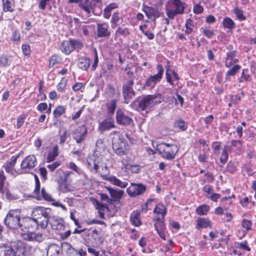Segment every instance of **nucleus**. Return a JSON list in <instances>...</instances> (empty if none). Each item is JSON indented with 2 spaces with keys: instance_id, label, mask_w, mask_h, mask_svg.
<instances>
[{
  "instance_id": "obj_1",
  "label": "nucleus",
  "mask_w": 256,
  "mask_h": 256,
  "mask_svg": "<svg viewBox=\"0 0 256 256\" xmlns=\"http://www.w3.org/2000/svg\"><path fill=\"white\" fill-rule=\"evenodd\" d=\"M164 100L160 94L143 95L137 98L130 104L131 108L138 111H144L150 110L154 106Z\"/></svg>"
},
{
  "instance_id": "obj_2",
  "label": "nucleus",
  "mask_w": 256,
  "mask_h": 256,
  "mask_svg": "<svg viewBox=\"0 0 256 256\" xmlns=\"http://www.w3.org/2000/svg\"><path fill=\"white\" fill-rule=\"evenodd\" d=\"M50 210L44 207L38 206L32 212V216L34 218L38 226L45 229L50 222Z\"/></svg>"
},
{
  "instance_id": "obj_3",
  "label": "nucleus",
  "mask_w": 256,
  "mask_h": 256,
  "mask_svg": "<svg viewBox=\"0 0 256 256\" xmlns=\"http://www.w3.org/2000/svg\"><path fill=\"white\" fill-rule=\"evenodd\" d=\"M184 4L180 0H168L166 6V14L173 20L176 16L184 13Z\"/></svg>"
},
{
  "instance_id": "obj_4",
  "label": "nucleus",
  "mask_w": 256,
  "mask_h": 256,
  "mask_svg": "<svg viewBox=\"0 0 256 256\" xmlns=\"http://www.w3.org/2000/svg\"><path fill=\"white\" fill-rule=\"evenodd\" d=\"M22 220L20 212L18 210H14L9 211L4 219L5 224L12 229L20 228Z\"/></svg>"
},
{
  "instance_id": "obj_5",
  "label": "nucleus",
  "mask_w": 256,
  "mask_h": 256,
  "mask_svg": "<svg viewBox=\"0 0 256 256\" xmlns=\"http://www.w3.org/2000/svg\"><path fill=\"white\" fill-rule=\"evenodd\" d=\"M134 84V80H130L122 85V93L124 102L126 104L130 102L136 95V92L134 90L132 87Z\"/></svg>"
},
{
  "instance_id": "obj_6",
  "label": "nucleus",
  "mask_w": 256,
  "mask_h": 256,
  "mask_svg": "<svg viewBox=\"0 0 256 256\" xmlns=\"http://www.w3.org/2000/svg\"><path fill=\"white\" fill-rule=\"evenodd\" d=\"M83 45L80 41L75 40H70L64 41L60 44L62 51L66 54H69L74 50H80Z\"/></svg>"
},
{
  "instance_id": "obj_7",
  "label": "nucleus",
  "mask_w": 256,
  "mask_h": 256,
  "mask_svg": "<svg viewBox=\"0 0 256 256\" xmlns=\"http://www.w3.org/2000/svg\"><path fill=\"white\" fill-rule=\"evenodd\" d=\"M37 164V160L34 154H30L26 157L22 162L20 164L21 172L18 173L26 174L35 167Z\"/></svg>"
},
{
  "instance_id": "obj_8",
  "label": "nucleus",
  "mask_w": 256,
  "mask_h": 256,
  "mask_svg": "<svg viewBox=\"0 0 256 256\" xmlns=\"http://www.w3.org/2000/svg\"><path fill=\"white\" fill-rule=\"evenodd\" d=\"M156 69L158 73L148 78L144 84V86L150 88H154L158 82L160 81L164 72V69L161 64H158Z\"/></svg>"
},
{
  "instance_id": "obj_9",
  "label": "nucleus",
  "mask_w": 256,
  "mask_h": 256,
  "mask_svg": "<svg viewBox=\"0 0 256 256\" xmlns=\"http://www.w3.org/2000/svg\"><path fill=\"white\" fill-rule=\"evenodd\" d=\"M72 174L71 172H63L62 174L60 176L58 180V184L60 190L62 192H67L70 190V183L71 180L69 179V176Z\"/></svg>"
},
{
  "instance_id": "obj_10",
  "label": "nucleus",
  "mask_w": 256,
  "mask_h": 256,
  "mask_svg": "<svg viewBox=\"0 0 256 256\" xmlns=\"http://www.w3.org/2000/svg\"><path fill=\"white\" fill-rule=\"evenodd\" d=\"M20 229L28 233L38 228V225L34 220V218L26 217L22 218L20 223Z\"/></svg>"
},
{
  "instance_id": "obj_11",
  "label": "nucleus",
  "mask_w": 256,
  "mask_h": 256,
  "mask_svg": "<svg viewBox=\"0 0 256 256\" xmlns=\"http://www.w3.org/2000/svg\"><path fill=\"white\" fill-rule=\"evenodd\" d=\"M112 149L118 156L126 154L124 150V142L121 138L120 134L116 135L112 139Z\"/></svg>"
},
{
  "instance_id": "obj_12",
  "label": "nucleus",
  "mask_w": 256,
  "mask_h": 256,
  "mask_svg": "<svg viewBox=\"0 0 256 256\" xmlns=\"http://www.w3.org/2000/svg\"><path fill=\"white\" fill-rule=\"evenodd\" d=\"M116 119L117 124L125 126L132 124L134 120L125 112L121 109H118L116 112Z\"/></svg>"
},
{
  "instance_id": "obj_13",
  "label": "nucleus",
  "mask_w": 256,
  "mask_h": 256,
  "mask_svg": "<svg viewBox=\"0 0 256 256\" xmlns=\"http://www.w3.org/2000/svg\"><path fill=\"white\" fill-rule=\"evenodd\" d=\"M87 132V128L84 125H82L77 128L73 131V138L76 141V143L80 144L85 140Z\"/></svg>"
},
{
  "instance_id": "obj_14",
  "label": "nucleus",
  "mask_w": 256,
  "mask_h": 256,
  "mask_svg": "<svg viewBox=\"0 0 256 256\" xmlns=\"http://www.w3.org/2000/svg\"><path fill=\"white\" fill-rule=\"evenodd\" d=\"M146 190V186L144 184H136L132 183L131 187L127 188L126 192L130 196H136L140 195L145 192Z\"/></svg>"
},
{
  "instance_id": "obj_15",
  "label": "nucleus",
  "mask_w": 256,
  "mask_h": 256,
  "mask_svg": "<svg viewBox=\"0 0 256 256\" xmlns=\"http://www.w3.org/2000/svg\"><path fill=\"white\" fill-rule=\"evenodd\" d=\"M106 188L110 194L111 199L113 200V205L116 206L118 210L120 206V200L123 195V191L116 190L110 187H106Z\"/></svg>"
},
{
  "instance_id": "obj_16",
  "label": "nucleus",
  "mask_w": 256,
  "mask_h": 256,
  "mask_svg": "<svg viewBox=\"0 0 256 256\" xmlns=\"http://www.w3.org/2000/svg\"><path fill=\"white\" fill-rule=\"evenodd\" d=\"M164 143H161L157 145L156 150L164 159L168 160H172L175 158V152H168V148H165Z\"/></svg>"
},
{
  "instance_id": "obj_17",
  "label": "nucleus",
  "mask_w": 256,
  "mask_h": 256,
  "mask_svg": "<svg viewBox=\"0 0 256 256\" xmlns=\"http://www.w3.org/2000/svg\"><path fill=\"white\" fill-rule=\"evenodd\" d=\"M49 224L52 230H64L65 226L63 218L52 216L50 218Z\"/></svg>"
},
{
  "instance_id": "obj_18",
  "label": "nucleus",
  "mask_w": 256,
  "mask_h": 256,
  "mask_svg": "<svg viewBox=\"0 0 256 256\" xmlns=\"http://www.w3.org/2000/svg\"><path fill=\"white\" fill-rule=\"evenodd\" d=\"M142 10L149 19L152 20L154 22L160 16V12L158 8L143 5Z\"/></svg>"
},
{
  "instance_id": "obj_19",
  "label": "nucleus",
  "mask_w": 256,
  "mask_h": 256,
  "mask_svg": "<svg viewBox=\"0 0 256 256\" xmlns=\"http://www.w3.org/2000/svg\"><path fill=\"white\" fill-rule=\"evenodd\" d=\"M114 120L112 118L108 117L99 123L98 130L102 132L104 131L108 130L112 128H116Z\"/></svg>"
},
{
  "instance_id": "obj_20",
  "label": "nucleus",
  "mask_w": 256,
  "mask_h": 256,
  "mask_svg": "<svg viewBox=\"0 0 256 256\" xmlns=\"http://www.w3.org/2000/svg\"><path fill=\"white\" fill-rule=\"evenodd\" d=\"M166 81L170 83L172 86H174L175 84L174 82L175 80H178L180 78L177 73L174 70H172L168 64L166 66Z\"/></svg>"
},
{
  "instance_id": "obj_21",
  "label": "nucleus",
  "mask_w": 256,
  "mask_h": 256,
  "mask_svg": "<svg viewBox=\"0 0 256 256\" xmlns=\"http://www.w3.org/2000/svg\"><path fill=\"white\" fill-rule=\"evenodd\" d=\"M96 6L92 0H82L80 2V8L88 14L94 12V8Z\"/></svg>"
},
{
  "instance_id": "obj_22",
  "label": "nucleus",
  "mask_w": 256,
  "mask_h": 256,
  "mask_svg": "<svg viewBox=\"0 0 256 256\" xmlns=\"http://www.w3.org/2000/svg\"><path fill=\"white\" fill-rule=\"evenodd\" d=\"M108 25L104 22L97 24V36L98 38L109 37L110 36V32L108 30Z\"/></svg>"
},
{
  "instance_id": "obj_23",
  "label": "nucleus",
  "mask_w": 256,
  "mask_h": 256,
  "mask_svg": "<svg viewBox=\"0 0 256 256\" xmlns=\"http://www.w3.org/2000/svg\"><path fill=\"white\" fill-rule=\"evenodd\" d=\"M18 156V155L12 156L10 158V161L6 162L3 166L7 172L14 176L15 173H16L14 167Z\"/></svg>"
},
{
  "instance_id": "obj_24",
  "label": "nucleus",
  "mask_w": 256,
  "mask_h": 256,
  "mask_svg": "<svg viewBox=\"0 0 256 256\" xmlns=\"http://www.w3.org/2000/svg\"><path fill=\"white\" fill-rule=\"evenodd\" d=\"M22 236L26 240L29 241L42 242L44 240V236L42 234L36 233L32 232L24 234Z\"/></svg>"
},
{
  "instance_id": "obj_25",
  "label": "nucleus",
  "mask_w": 256,
  "mask_h": 256,
  "mask_svg": "<svg viewBox=\"0 0 256 256\" xmlns=\"http://www.w3.org/2000/svg\"><path fill=\"white\" fill-rule=\"evenodd\" d=\"M212 222L208 218L199 217L196 220V228L198 230H201L202 228H211Z\"/></svg>"
},
{
  "instance_id": "obj_26",
  "label": "nucleus",
  "mask_w": 256,
  "mask_h": 256,
  "mask_svg": "<svg viewBox=\"0 0 256 256\" xmlns=\"http://www.w3.org/2000/svg\"><path fill=\"white\" fill-rule=\"evenodd\" d=\"M101 160L100 158L96 157L95 155L93 154L88 159L87 162L89 166L92 168L96 172L98 169V164Z\"/></svg>"
},
{
  "instance_id": "obj_27",
  "label": "nucleus",
  "mask_w": 256,
  "mask_h": 256,
  "mask_svg": "<svg viewBox=\"0 0 256 256\" xmlns=\"http://www.w3.org/2000/svg\"><path fill=\"white\" fill-rule=\"evenodd\" d=\"M14 256H25L26 249L22 242H18L12 246Z\"/></svg>"
},
{
  "instance_id": "obj_28",
  "label": "nucleus",
  "mask_w": 256,
  "mask_h": 256,
  "mask_svg": "<svg viewBox=\"0 0 256 256\" xmlns=\"http://www.w3.org/2000/svg\"><path fill=\"white\" fill-rule=\"evenodd\" d=\"M12 246L6 244H0V256H14Z\"/></svg>"
},
{
  "instance_id": "obj_29",
  "label": "nucleus",
  "mask_w": 256,
  "mask_h": 256,
  "mask_svg": "<svg viewBox=\"0 0 256 256\" xmlns=\"http://www.w3.org/2000/svg\"><path fill=\"white\" fill-rule=\"evenodd\" d=\"M100 200L102 202H106V204H108L110 206V208H114V210H112V214L114 215L115 213L118 211L116 206L113 205V200L109 198V196L105 194H100Z\"/></svg>"
},
{
  "instance_id": "obj_30",
  "label": "nucleus",
  "mask_w": 256,
  "mask_h": 256,
  "mask_svg": "<svg viewBox=\"0 0 256 256\" xmlns=\"http://www.w3.org/2000/svg\"><path fill=\"white\" fill-rule=\"evenodd\" d=\"M118 4L115 2H112L104 10V17L106 19L110 18L112 10L118 8Z\"/></svg>"
},
{
  "instance_id": "obj_31",
  "label": "nucleus",
  "mask_w": 256,
  "mask_h": 256,
  "mask_svg": "<svg viewBox=\"0 0 256 256\" xmlns=\"http://www.w3.org/2000/svg\"><path fill=\"white\" fill-rule=\"evenodd\" d=\"M90 64V59L88 58H80L78 59V66L82 70H86Z\"/></svg>"
},
{
  "instance_id": "obj_32",
  "label": "nucleus",
  "mask_w": 256,
  "mask_h": 256,
  "mask_svg": "<svg viewBox=\"0 0 256 256\" xmlns=\"http://www.w3.org/2000/svg\"><path fill=\"white\" fill-rule=\"evenodd\" d=\"M236 51L233 50L229 52L226 54V58L225 62V66L226 68H230L232 66V62L234 60V58L236 54Z\"/></svg>"
},
{
  "instance_id": "obj_33",
  "label": "nucleus",
  "mask_w": 256,
  "mask_h": 256,
  "mask_svg": "<svg viewBox=\"0 0 256 256\" xmlns=\"http://www.w3.org/2000/svg\"><path fill=\"white\" fill-rule=\"evenodd\" d=\"M107 180H108L112 184L122 188H124L128 186L127 182H122L114 176H110L107 178Z\"/></svg>"
},
{
  "instance_id": "obj_34",
  "label": "nucleus",
  "mask_w": 256,
  "mask_h": 256,
  "mask_svg": "<svg viewBox=\"0 0 256 256\" xmlns=\"http://www.w3.org/2000/svg\"><path fill=\"white\" fill-rule=\"evenodd\" d=\"M3 8L5 12H13L14 9V1L13 0H2Z\"/></svg>"
},
{
  "instance_id": "obj_35",
  "label": "nucleus",
  "mask_w": 256,
  "mask_h": 256,
  "mask_svg": "<svg viewBox=\"0 0 256 256\" xmlns=\"http://www.w3.org/2000/svg\"><path fill=\"white\" fill-rule=\"evenodd\" d=\"M230 151V148L228 146H224L222 151V153L220 158V162L223 164H225L228 159V152Z\"/></svg>"
},
{
  "instance_id": "obj_36",
  "label": "nucleus",
  "mask_w": 256,
  "mask_h": 256,
  "mask_svg": "<svg viewBox=\"0 0 256 256\" xmlns=\"http://www.w3.org/2000/svg\"><path fill=\"white\" fill-rule=\"evenodd\" d=\"M58 146H56L48 154L46 158V162H50L54 160L55 158L58 155Z\"/></svg>"
},
{
  "instance_id": "obj_37",
  "label": "nucleus",
  "mask_w": 256,
  "mask_h": 256,
  "mask_svg": "<svg viewBox=\"0 0 256 256\" xmlns=\"http://www.w3.org/2000/svg\"><path fill=\"white\" fill-rule=\"evenodd\" d=\"M140 213L138 212H134L130 216V220L132 224L138 226L141 224L140 220Z\"/></svg>"
},
{
  "instance_id": "obj_38",
  "label": "nucleus",
  "mask_w": 256,
  "mask_h": 256,
  "mask_svg": "<svg viewBox=\"0 0 256 256\" xmlns=\"http://www.w3.org/2000/svg\"><path fill=\"white\" fill-rule=\"evenodd\" d=\"M96 208L98 211L104 212L106 210L108 212H112V210H114V208H110V206H109L108 204H106L105 203L101 204L98 200L96 201Z\"/></svg>"
},
{
  "instance_id": "obj_39",
  "label": "nucleus",
  "mask_w": 256,
  "mask_h": 256,
  "mask_svg": "<svg viewBox=\"0 0 256 256\" xmlns=\"http://www.w3.org/2000/svg\"><path fill=\"white\" fill-rule=\"evenodd\" d=\"M130 34L129 28L122 26H118L115 32L116 35H120L125 38L128 36Z\"/></svg>"
},
{
  "instance_id": "obj_40",
  "label": "nucleus",
  "mask_w": 256,
  "mask_h": 256,
  "mask_svg": "<svg viewBox=\"0 0 256 256\" xmlns=\"http://www.w3.org/2000/svg\"><path fill=\"white\" fill-rule=\"evenodd\" d=\"M241 66L240 65L236 64L229 70L226 74V80H230V76H234L240 70Z\"/></svg>"
},
{
  "instance_id": "obj_41",
  "label": "nucleus",
  "mask_w": 256,
  "mask_h": 256,
  "mask_svg": "<svg viewBox=\"0 0 256 256\" xmlns=\"http://www.w3.org/2000/svg\"><path fill=\"white\" fill-rule=\"evenodd\" d=\"M6 178L4 174V172L2 170H0V193L4 194L5 192L6 187L4 186Z\"/></svg>"
},
{
  "instance_id": "obj_42",
  "label": "nucleus",
  "mask_w": 256,
  "mask_h": 256,
  "mask_svg": "<svg viewBox=\"0 0 256 256\" xmlns=\"http://www.w3.org/2000/svg\"><path fill=\"white\" fill-rule=\"evenodd\" d=\"M108 112L109 115L114 114L116 107V100H112L106 104Z\"/></svg>"
},
{
  "instance_id": "obj_43",
  "label": "nucleus",
  "mask_w": 256,
  "mask_h": 256,
  "mask_svg": "<svg viewBox=\"0 0 256 256\" xmlns=\"http://www.w3.org/2000/svg\"><path fill=\"white\" fill-rule=\"evenodd\" d=\"M154 212L157 214H161L162 216V218L164 219L166 214V208L162 204H158L155 207Z\"/></svg>"
},
{
  "instance_id": "obj_44",
  "label": "nucleus",
  "mask_w": 256,
  "mask_h": 256,
  "mask_svg": "<svg viewBox=\"0 0 256 256\" xmlns=\"http://www.w3.org/2000/svg\"><path fill=\"white\" fill-rule=\"evenodd\" d=\"M222 25L224 28L230 30L233 29L235 26L234 22L229 17L224 18L222 22Z\"/></svg>"
},
{
  "instance_id": "obj_45",
  "label": "nucleus",
  "mask_w": 256,
  "mask_h": 256,
  "mask_svg": "<svg viewBox=\"0 0 256 256\" xmlns=\"http://www.w3.org/2000/svg\"><path fill=\"white\" fill-rule=\"evenodd\" d=\"M174 126L182 131H184L188 128L187 124L182 120H178L174 122Z\"/></svg>"
},
{
  "instance_id": "obj_46",
  "label": "nucleus",
  "mask_w": 256,
  "mask_h": 256,
  "mask_svg": "<svg viewBox=\"0 0 256 256\" xmlns=\"http://www.w3.org/2000/svg\"><path fill=\"white\" fill-rule=\"evenodd\" d=\"M209 210L210 206L208 205L202 204L196 208V212L198 215H206Z\"/></svg>"
},
{
  "instance_id": "obj_47",
  "label": "nucleus",
  "mask_w": 256,
  "mask_h": 256,
  "mask_svg": "<svg viewBox=\"0 0 256 256\" xmlns=\"http://www.w3.org/2000/svg\"><path fill=\"white\" fill-rule=\"evenodd\" d=\"M146 24L140 25L139 26V28L142 31V32L148 38V39L153 40L154 38V34L148 30H146L145 29L146 28Z\"/></svg>"
},
{
  "instance_id": "obj_48",
  "label": "nucleus",
  "mask_w": 256,
  "mask_h": 256,
  "mask_svg": "<svg viewBox=\"0 0 256 256\" xmlns=\"http://www.w3.org/2000/svg\"><path fill=\"white\" fill-rule=\"evenodd\" d=\"M66 112V108L62 106H58L54 110L53 114L55 118H58L62 116Z\"/></svg>"
},
{
  "instance_id": "obj_49",
  "label": "nucleus",
  "mask_w": 256,
  "mask_h": 256,
  "mask_svg": "<svg viewBox=\"0 0 256 256\" xmlns=\"http://www.w3.org/2000/svg\"><path fill=\"white\" fill-rule=\"evenodd\" d=\"M251 80V77L248 74V69L243 70L242 76L239 79V82H242L244 81L250 82Z\"/></svg>"
},
{
  "instance_id": "obj_50",
  "label": "nucleus",
  "mask_w": 256,
  "mask_h": 256,
  "mask_svg": "<svg viewBox=\"0 0 256 256\" xmlns=\"http://www.w3.org/2000/svg\"><path fill=\"white\" fill-rule=\"evenodd\" d=\"M120 19V14L118 12H116L113 14L110 20L112 28H114L117 26L118 22Z\"/></svg>"
},
{
  "instance_id": "obj_51",
  "label": "nucleus",
  "mask_w": 256,
  "mask_h": 256,
  "mask_svg": "<svg viewBox=\"0 0 256 256\" xmlns=\"http://www.w3.org/2000/svg\"><path fill=\"white\" fill-rule=\"evenodd\" d=\"M194 26L193 20L191 18L188 19L185 23L186 33L188 34H190L193 30Z\"/></svg>"
},
{
  "instance_id": "obj_52",
  "label": "nucleus",
  "mask_w": 256,
  "mask_h": 256,
  "mask_svg": "<svg viewBox=\"0 0 256 256\" xmlns=\"http://www.w3.org/2000/svg\"><path fill=\"white\" fill-rule=\"evenodd\" d=\"M10 65L8 58L5 55L0 56V68L6 67Z\"/></svg>"
},
{
  "instance_id": "obj_53",
  "label": "nucleus",
  "mask_w": 256,
  "mask_h": 256,
  "mask_svg": "<svg viewBox=\"0 0 256 256\" xmlns=\"http://www.w3.org/2000/svg\"><path fill=\"white\" fill-rule=\"evenodd\" d=\"M234 13L237 18L240 20H246V17L244 15V11L239 8L237 7L234 8Z\"/></svg>"
},
{
  "instance_id": "obj_54",
  "label": "nucleus",
  "mask_w": 256,
  "mask_h": 256,
  "mask_svg": "<svg viewBox=\"0 0 256 256\" xmlns=\"http://www.w3.org/2000/svg\"><path fill=\"white\" fill-rule=\"evenodd\" d=\"M41 200L43 198L44 200H47L48 202H52L54 200L52 198V196L46 192L44 188H42L41 190Z\"/></svg>"
},
{
  "instance_id": "obj_55",
  "label": "nucleus",
  "mask_w": 256,
  "mask_h": 256,
  "mask_svg": "<svg viewBox=\"0 0 256 256\" xmlns=\"http://www.w3.org/2000/svg\"><path fill=\"white\" fill-rule=\"evenodd\" d=\"M165 146V148H168V152H170V153L172 152H175V156L176 155V153L178 152V148L176 145L174 144H168L164 143Z\"/></svg>"
},
{
  "instance_id": "obj_56",
  "label": "nucleus",
  "mask_w": 256,
  "mask_h": 256,
  "mask_svg": "<svg viewBox=\"0 0 256 256\" xmlns=\"http://www.w3.org/2000/svg\"><path fill=\"white\" fill-rule=\"evenodd\" d=\"M11 40L16 44H18L20 42V34L18 31H14L11 38Z\"/></svg>"
},
{
  "instance_id": "obj_57",
  "label": "nucleus",
  "mask_w": 256,
  "mask_h": 256,
  "mask_svg": "<svg viewBox=\"0 0 256 256\" xmlns=\"http://www.w3.org/2000/svg\"><path fill=\"white\" fill-rule=\"evenodd\" d=\"M236 164L232 162H229L227 164L226 170L228 172L232 174L236 170Z\"/></svg>"
},
{
  "instance_id": "obj_58",
  "label": "nucleus",
  "mask_w": 256,
  "mask_h": 256,
  "mask_svg": "<svg viewBox=\"0 0 256 256\" xmlns=\"http://www.w3.org/2000/svg\"><path fill=\"white\" fill-rule=\"evenodd\" d=\"M220 142H214L212 144V148L214 153L215 154H220Z\"/></svg>"
},
{
  "instance_id": "obj_59",
  "label": "nucleus",
  "mask_w": 256,
  "mask_h": 256,
  "mask_svg": "<svg viewBox=\"0 0 256 256\" xmlns=\"http://www.w3.org/2000/svg\"><path fill=\"white\" fill-rule=\"evenodd\" d=\"M236 246L238 248H242L247 251H250V248L247 245L246 241L242 242H237L236 244Z\"/></svg>"
},
{
  "instance_id": "obj_60",
  "label": "nucleus",
  "mask_w": 256,
  "mask_h": 256,
  "mask_svg": "<svg viewBox=\"0 0 256 256\" xmlns=\"http://www.w3.org/2000/svg\"><path fill=\"white\" fill-rule=\"evenodd\" d=\"M26 118V116L24 114L20 115L17 118V128H20L24 124Z\"/></svg>"
},
{
  "instance_id": "obj_61",
  "label": "nucleus",
  "mask_w": 256,
  "mask_h": 256,
  "mask_svg": "<svg viewBox=\"0 0 256 256\" xmlns=\"http://www.w3.org/2000/svg\"><path fill=\"white\" fill-rule=\"evenodd\" d=\"M203 190L206 192L205 196L206 198H209L210 196L213 193L214 190L212 186L210 185H206L203 188Z\"/></svg>"
},
{
  "instance_id": "obj_62",
  "label": "nucleus",
  "mask_w": 256,
  "mask_h": 256,
  "mask_svg": "<svg viewBox=\"0 0 256 256\" xmlns=\"http://www.w3.org/2000/svg\"><path fill=\"white\" fill-rule=\"evenodd\" d=\"M204 34L208 38H211L214 35V32L213 30H210L208 28H202Z\"/></svg>"
},
{
  "instance_id": "obj_63",
  "label": "nucleus",
  "mask_w": 256,
  "mask_h": 256,
  "mask_svg": "<svg viewBox=\"0 0 256 256\" xmlns=\"http://www.w3.org/2000/svg\"><path fill=\"white\" fill-rule=\"evenodd\" d=\"M50 2V0H40L38 8L41 10H44L46 6Z\"/></svg>"
},
{
  "instance_id": "obj_64",
  "label": "nucleus",
  "mask_w": 256,
  "mask_h": 256,
  "mask_svg": "<svg viewBox=\"0 0 256 256\" xmlns=\"http://www.w3.org/2000/svg\"><path fill=\"white\" fill-rule=\"evenodd\" d=\"M88 253L92 254L93 256H98L100 251L98 250L96 248L94 247H88Z\"/></svg>"
}]
</instances>
